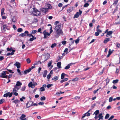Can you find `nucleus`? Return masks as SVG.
I'll use <instances>...</instances> for the list:
<instances>
[{
	"label": "nucleus",
	"instance_id": "nucleus-13",
	"mask_svg": "<svg viewBox=\"0 0 120 120\" xmlns=\"http://www.w3.org/2000/svg\"><path fill=\"white\" fill-rule=\"evenodd\" d=\"M75 64V63H71L69 64H68L66 67H65V69L67 70L69 69L70 68V66H71L72 64Z\"/></svg>",
	"mask_w": 120,
	"mask_h": 120
},
{
	"label": "nucleus",
	"instance_id": "nucleus-49",
	"mask_svg": "<svg viewBox=\"0 0 120 120\" xmlns=\"http://www.w3.org/2000/svg\"><path fill=\"white\" fill-rule=\"evenodd\" d=\"M56 43H54L52 44V45L51 46V47L52 48H53L56 45Z\"/></svg>",
	"mask_w": 120,
	"mask_h": 120
},
{
	"label": "nucleus",
	"instance_id": "nucleus-45",
	"mask_svg": "<svg viewBox=\"0 0 120 120\" xmlns=\"http://www.w3.org/2000/svg\"><path fill=\"white\" fill-rule=\"evenodd\" d=\"M79 40H80L79 39V38H77V40H75V42L76 43V44L78 43L79 42Z\"/></svg>",
	"mask_w": 120,
	"mask_h": 120
},
{
	"label": "nucleus",
	"instance_id": "nucleus-43",
	"mask_svg": "<svg viewBox=\"0 0 120 120\" xmlns=\"http://www.w3.org/2000/svg\"><path fill=\"white\" fill-rule=\"evenodd\" d=\"M8 93H9V94H8V96L9 97H11L12 95V93L11 92V93H10V92H8Z\"/></svg>",
	"mask_w": 120,
	"mask_h": 120
},
{
	"label": "nucleus",
	"instance_id": "nucleus-11",
	"mask_svg": "<svg viewBox=\"0 0 120 120\" xmlns=\"http://www.w3.org/2000/svg\"><path fill=\"white\" fill-rule=\"evenodd\" d=\"M26 117L25 115L22 114V115L20 117V118L21 120H26V118H24Z\"/></svg>",
	"mask_w": 120,
	"mask_h": 120
},
{
	"label": "nucleus",
	"instance_id": "nucleus-28",
	"mask_svg": "<svg viewBox=\"0 0 120 120\" xmlns=\"http://www.w3.org/2000/svg\"><path fill=\"white\" fill-rule=\"evenodd\" d=\"M58 79V77L57 76H55L52 79V80L54 81L57 80Z\"/></svg>",
	"mask_w": 120,
	"mask_h": 120
},
{
	"label": "nucleus",
	"instance_id": "nucleus-6",
	"mask_svg": "<svg viewBox=\"0 0 120 120\" xmlns=\"http://www.w3.org/2000/svg\"><path fill=\"white\" fill-rule=\"evenodd\" d=\"M33 103V102L32 101H29L26 104V108H28L31 106H32Z\"/></svg>",
	"mask_w": 120,
	"mask_h": 120
},
{
	"label": "nucleus",
	"instance_id": "nucleus-21",
	"mask_svg": "<svg viewBox=\"0 0 120 120\" xmlns=\"http://www.w3.org/2000/svg\"><path fill=\"white\" fill-rule=\"evenodd\" d=\"M22 85V83L18 81L17 82L16 84V86H21Z\"/></svg>",
	"mask_w": 120,
	"mask_h": 120
},
{
	"label": "nucleus",
	"instance_id": "nucleus-25",
	"mask_svg": "<svg viewBox=\"0 0 120 120\" xmlns=\"http://www.w3.org/2000/svg\"><path fill=\"white\" fill-rule=\"evenodd\" d=\"M99 113V110H98L95 111V112L93 114V115H94V114H95V115H97Z\"/></svg>",
	"mask_w": 120,
	"mask_h": 120
},
{
	"label": "nucleus",
	"instance_id": "nucleus-32",
	"mask_svg": "<svg viewBox=\"0 0 120 120\" xmlns=\"http://www.w3.org/2000/svg\"><path fill=\"white\" fill-rule=\"evenodd\" d=\"M20 101L19 100H15L13 101V102L16 104L17 103H19L20 102Z\"/></svg>",
	"mask_w": 120,
	"mask_h": 120
},
{
	"label": "nucleus",
	"instance_id": "nucleus-55",
	"mask_svg": "<svg viewBox=\"0 0 120 120\" xmlns=\"http://www.w3.org/2000/svg\"><path fill=\"white\" fill-rule=\"evenodd\" d=\"M26 61L27 63H29L30 62V60L29 58L27 59Z\"/></svg>",
	"mask_w": 120,
	"mask_h": 120
},
{
	"label": "nucleus",
	"instance_id": "nucleus-48",
	"mask_svg": "<svg viewBox=\"0 0 120 120\" xmlns=\"http://www.w3.org/2000/svg\"><path fill=\"white\" fill-rule=\"evenodd\" d=\"M32 82H30L28 86L30 87H31L32 86Z\"/></svg>",
	"mask_w": 120,
	"mask_h": 120
},
{
	"label": "nucleus",
	"instance_id": "nucleus-42",
	"mask_svg": "<svg viewBox=\"0 0 120 120\" xmlns=\"http://www.w3.org/2000/svg\"><path fill=\"white\" fill-rule=\"evenodd\" d=\"M14 54V53L13 52H11V53H8L7 54V56H9L10 55H13Z\"/></svg>",
	"mask_w": 120,
	"mask_h": 120
},
{
	"label": "nucleus",
	"instance_id": "nucleus-4",
	"mask_svg": "<svg viewBox=\"0 0 120 120\" xmlns=\"http://www.w3.org/2000/svg\"><path fill=\"white\" fill-rule=\"evenodd\" d=\"M43 34L44 35V38L46 39L48 38V36H50V34L48 32H46V30H45L43 32Z\"/></svg>",
	"mask_w": 120,
	"mask_h": 120
},
{
	"label": "nucleus",
	"instance_id": "nucleus-61",
	"mask_svg": "<svg viewBox=\"0 0 120 120\" xmlns=\"http://www.w3.org/2000/svg\"><path fill=\"white\" fill-rule=\"evenodd\" d=\"M68 49L67 48H66L64 51V52H66V54L68 53Z\"/></svg>",
	"mask_w": 120,
	"mask_h": 120
},
{
	"label": "nucleus",
	"instance_id": "nucleus-30",
	"mask_svg": "<svg viewBox=\"0 0 120 120\" xmlns=\"http://www.w3.org/2000/svg\"><path fill=\"white\" fill-rule=\"evenodd\" d=\"M65 75V74L64 73H63L62 74L61 77V79H64Z\"/></svg>",
	"mask_w": 120,
	"mask_h": 120
},
{
	"label": "nucleus",
	"instance_id": "nucleus-31",
	"mask_svg": "<svg viewBox=\"0 0 120 120\" xmlns=\"http://www.w3.org/2000/svg\"><path fill=\"white\" fill-rule=\"evenodd\" d=\"M26 88V86H22L21 89V90L22 91H24L25 90Z\"/></svg>",
	"mask_w": 120,
	"mask_h": 120
},
{
	"label": "nucleus",
	"instance_id": "nucleus-38",
	"mask_svg": "<svg viewBox=\"0 0 120 120\" xmlns=\"http://www.w3.org/2000/svg\"><path fill=\"white\" fill-rule=\"evenodd\" d=\"M46 56L47 57V59L45 60V61L46 60L50 58V55L49 54H47L46 55Z\"/></svg>",
	"mask_w": 120,
	"mask_h": 120
},
{
	"label": "nucleus",
	"instance_id": "nucleus-41",
	"mask_svg": "<svg viewBox=\"0 0 120 120\" xmlns=\"http://www.w3.org/2000/svg\"><path fill=\"white\" fill-rule=\"evenodd\" d=\"M109 79L108 78H107L106 80V85H107L109 82Z\"/></svg>",
	"mask_w": 120,
	"mask_h": 120
},
{
	"label": "nucleus",
	"instance_id": "nucleus-37",
	"mask_svg": "<svg viewBox=\"0 0 120 120\" xmlns=\"http://www.w3.org/2000/svg\"><path fill=\"white\" fill-rule=\"evenodd\" d=\"M27 36H29V37H34V36L33 35H32V33H31V34H27Z\"/></svg>",
	"mask_w": 120,
	"mask_h": 120
},
{
	"label": "nucleus",
	"instance_id": "nucleus-40",
	"mask_svg": "<svg viewBox=\"0 0 120 120\" xmlns=\"http://www.w3.org/2000/svg\"><path fill=\"white\" fill-rule=\"evenodd\" d=\"M85 114L86 116H90V113L89 112H87Z\"/></svg>",
	"mask_w": 120,
	"mask_h": 120
},
{
	"label": "nucleus",
	"instance_id": "nucleus-35",
	"mask_svg": "<svg viewBox=\"0 0 120 120\" xmlns=\"http://www.w3.org/2000/svg\"><path fill=\"white\" fill-rule=\"evenodd\" d=\"M22 30V29L21 28H18L17 30V31L19 32H21Z\"/></svg>",
	"mask_w": 120,
	"mask_h": 120
},
{
	"label": "nucleus",
	"instance_id": "nucleus-58",
	"mask_svg": "<svg viewBox=\"0 0 120 120\" xmlns=\"http://www.w3.org/2000/svg\"><path fill=\"white\" fill-rule=\"evenodd\" d=\"M51 76V75L49 74L47 76V77L48 79H49L50 78Z\"/></svg>",
	"mask_w": 120,
	"mask_h": 120
},
{
	"label": "nucleus",
	"instance_id": "nucleus-47",
	"mask_svg": "<svg viewBox=\"0 0 120 120\" xmlns=\"http://www.w3.org/2000/svg\"><path fill=\"white\" fill-rule=\"evenodd\" d=\"M114 117L113 115L108 120H112V119Z\"/></svg>",
	"mask_w": 120,
	"mask_h": 120
},
{
	"label": "nucleus",
	"instance_id": "nucleus-8",
	"mask_svg": "<svg viewBox=\"0 0 120 120\" xmlns=\"http://www.w3.org/2000/svg\"><path fill=\"white\" fill-rule=\"evenodd\" d=\"M14 65L16 66L18 68H20V64L19 63L17 62L14 64Z\"/></svg>",
	"mask_w": 120,
	"mask_h": 120
},
{
	"label": "nucleus",
	"instance_id": "nucleus-18",
	"mask_svg": "<svg viewBox=\"0 0 120 120\" xmlns=\"http://www.w3.org/2000/svg\"><path fill=\"white\" fill-rule=\"evenodd\" d=\"M36 39V38L34 36V37H32V38H30L29 39V41H33L34 40Z\"/></svg>",
	"mask_w": 120,
	"mask_h": 120
},
{
	"label": "nucleus",
	"instance_id": "nucleus-52",
	"mask_svg": "<svg viewBox=\"0 0 120 120\" xmlns=\"http://www.w3.org/2000/svg\"><path fill=\"white\" fill-rule=\"evenodd\" d=\"M8 94H9V93H7L6 94H4V97H7L8 96Z\"/></svg>",
	"mask_w": 120,
	"mask_h": 120
},
{
	"label": "nucleus",
	"instance_id": "nucleus-36",
	"mask_svg": "<svg viewBox=\"0 0 120 120\" xmlns=\"http://www.w3.org/2000/svg\"><path fill=\"white\" fill-rule=\"evenodd\" d=\"M109 116V114H107L105 117V119H107L108 118Z\"/></svg>",
	"mask_w": 120,
	"mask_h": 120
},
{
	"label": "nucleus",
	"instance_id": "nucleus-20",
	"mask_svg": "<svg viewBox=\"0 0 120 120\" xmlns=\"http://www.w3.org/2000/svg\"><path fill=\"white\" fill-rule=\"evenodd\" d=\"M112 33V31H110L108 32H107V35H106V36L107 37H108L107 35H110Z\"/></svg>",
	"mask_w": 120,
	"mask_h": 120
},
{
	"label": "nucleus",
	"instance_id": "nucleus-17",
	"mask_svg": "<svg viewBox=\"0 0 120 120\" xmlns=\"http://www.w3.org/2000/svg\"><path fill=\"white\" fill-rule=\"evenodd\" d=\"M5 44V42L4 41H2L0 42V45L4 46Z\"/></svg>",
	"mask_w": 120,
	"mask_h": 120
},
{
	"label": "nucleus",
	"instance_id": "nucleus-19",
	"mask_svg": "<svg viewBox=\"0 0 120 120\" xmlns=\"http://www.w3.org/2000/svg\"><path fill=\"white\" fill-rule=\"evenodd\" d=\"M61 62H59L57 63V66L58 67V68H61Z\"/></svg>",
	"mask_w": 120,
	"mask_h": 120
},
{
	"label": "nucleus",
	"instance_id": "nucleus-56",
	"mask_svg": "<svg viewBox=\"0 0 120 120\" xmlns=\"http://www.w3.org/2000/svg\"><path fill=\"white\" fill-rule=\"evenodd\" d=\"M41 28H39L38 30V32H40L41 33L42 32H41Z\"/></svg>",
	"mask_w": 120,
	"mask_h": 120
},
{
	"label": "nucleus",
	"instance_id": "nucleus-14",
	"mask_svg": "<svg viewBox=\"0 0 120 120\" xmlns=\"http://www.w3.org/2000/svg\"><path fill=\"white\" fill-rule=\"evenodd\" d=\"M110 39L109 38H107L105 39L103 42L105 43H106L110 41Z\"/></svg>",
	"mask_w": 120,
	"mask_h": 120
},
{
	"label": "nucleus",
	"instance_id": "nucleus-50",
	"mask_svg": "<svg viewBox=\"0 0 120 120\" xmlns=\"http://www.w3.org/2000/svg\"><path fill=\"white\" fill-rule=\"evenodd\" d=\"M113 100V98L112 97H110L109 98V101L111 102Z\"/></svg>",
	"mask_w": 120,
	"mask_h": 120
},
{
	"label": "nucleus",
	"instance_id": "nucleus-53",
	"mask_svg": "<svg viewBox=\"0 0 120 120\" xmlns=\"http://www.w3.org/2000/svg\"><path fill=\"white\" fill-rule=\"evenodd\" d=\"M53 84H48L47 85V87L49 88V87H50L51 86H52Z\"/></svg>",
	"mask_w": 120,
	"mask_h": 120
},
{
	"label": "nucleus",
	"instance_id": "nucleus-1",
	"mask_svg": "<svg viewBox=\"0 0 120 120\" xmlns=\"http://www.w3.org/2000/svg\"><path fill=\"white\" fill-rule=\"evenodd\" d=\"M61 27V25L59 24L56 26L55 28V32L54 35L56 38H58L61 34H63V32Z\"/></svg>",
	"mask_w": 120,
	"mask_h": 120
},
{
	"label": "nucleus",
	"instance_id": "nucleus-10",
	"mask_svg": "<svg viewBox=\"0 0 120 120\" xmlns=\"http://www.w3.org/2000/svg\"><path fill=\"white\" fill-rule=\"evenodd\" d=\"M47 9L46 8H42L41 9V11L45 14L47 11Z\"/></svg>",
	"mask_w": 120,
	"mask_h": 120
},
{
	"label": "nucleus",
	"instance_id": "nucleus-62",
	"mask_svg": "<svg viewBox=\"0 0 120 120\" xmlns=\"http://www.w3.org/2000/svg\"><path fill=\"white\" fill-rule=\"evenodd\" d=\"M4 59V58L2 56H0V61H2Z\"/></svg>",
	"mask_w": 120,
	"mask_h": 120
},
{
	"label": "nucleus",
	"instance_id": "nucleus-12",
	"mask_svg": "<svg viewBox=\"0 0 120 120\" xmlns=\"http://www.w3.org/2000/svg\"><path fill=\"white\" fill-rule=\"evenodd\" d=\"M103 114L102 113H100L99 115V119L98 120H103V116H102Z\"/></svg>",
	"mask_w": 120,
	"mask_h": 120
},
{
	"label": "nucleus",
	"instance_id": "nucleus-57",
	"mask_svg": "<svg viewBox=\"0 0 120 120\" xmlns=\"http://www.w3.org/2000/svg\"><path fill=\"white\" fill-rule=\"evenodd\" d=\"M118 0H116V1H115L114 2L113 4H115V5L116 4L118 3Z\"/></svg>",
	"mask_w": 120,
	"mask_h": 120
},
{
	"label": "nucleus",
	"instance_id": "nucleus-34",
	"mask_svg": "<svg viewBox=\"0 0 120 120\" xmlns=\"http://www.w3.org/2000/svg\"><path fill=\"white\" fill-rule=\"evenodd\" d=\"M46 99V98L45 96L42 97L41 98V101H44Z\"/></svg>",
	"mask_w": 120,
	"mask_h": 120
},
{
	"label": "nucleus",
	"instance_id": "nucleus-64",
	"mask_svg": "<svg viewBox=\"0 0 120 120\" xmlns=\"http://www.w3.org/2000/svg\"><path fill=\"white\" fill-rule=\"evenodd\" d=\"M17 91V89H16L15 88H13V92L14 93L15 92H16Z\"/></svg>",
	"mask_w": 120,
	"mask_h": 120
},
{
	"label": "nucleus",
	"instance_id": "nucleus-54",
	"mask_svg": "<svg viewBox=\"0 0 120 120\" xmlns=\"http://www.w3.org/2000/svg\"><path fill=\"white\" fill-rule=\"evenodd\" d=\"M25 99V98L24 97H22L20 98V101H23V99Z\"/></svg>",
	"mask_w": 120,
	"mask_h": 120
},
{
	"label": "nucleus",
	"instance_id": "nucleus-44",
	"mask_svg": "<svg viewBox=\"0 0 120 120\" xmlns=\"http://www.w3.org/2000/svg\"><path fill=\"white\" fill-rule=\"evenodd\" d=\"M89 5V4L88 3H86L84 5V7H87Z\"/></svg>",
	"mask_w": 120,
	"mask_h": 120
},
{
	"label": "nucleus",
	"instance_id": "nucleus-39",
	"mask_svg": "<svg viewBox=\"0 0 120 120\" xmlns=\"http://www.w3.org/2000/svg\"><path fill=\"white\" fill-rule=\"evenodd\" d=\"M117 20H119V22H117L118 23L120 24V17L119 16L117 15Z\"/></svg>",
	"mask_w": 120,
	"mask_h": 120
},
{
	"label": "nucleus",
	"instance_id": "nucleus-26",
	"mask_svg": "<svg viewBox=\"0 0 120 120\" xmlns=\"http://www.w3.org/2000/svg\"><path fill=\"white\" fill-rule=\"evenodd\" d=\"M68 80V79L67 78H65L63 80H61L60 81V82L61 83H62L64 82L67 81Z\"/></svg>",
	"mask_w": 120,
	"mask_h": 120
},
{
	"label": "nucleus",
	"instance_id": "nucleus-23",
	"mask_svg": "<svg viewBox=\"0 0 120 120\" xmlns=\"http://www.w3.org/2000/svg\"><path fill=\"white\" fill-rule=\"evenodd\" d=\"M45 90L44 87H41L40 88V91H43Z\"/></svg>",
	"mask_w": 120,
	"mask_h": 120
},
{
	"label": "nucleus",
	"instance_id": "nucleus-27",
	"mask_svg": "<svg viewBox=\"0 0 120 120\" xmlns=\"http://www.w3.org/2000/svg\"><path fill=\"white\" fill-rule=\"evenodd\" d=\"M52 63V60H51L48 63V67H49L51 66Z\"/></svg>",
	"mask_w": 120,
	"mask_h": 120
},
{
	"label": "nucleus",
	"instance_id": "nucleus-9",
	"mask_svg": "<svg viewBox=\"0 0 120 120\" xmlns=\"http://www.w3.org/2000/svg\"><path fill=\"white\" fill-rule=\"evenodd\" d=\"M45 7H46V8L48 10V9H51L52 8V7L51 5L49 4H46L45 5Z\"/></svg>",
	"mask_w": 120,
	"mask_h": 120
},
{
	"label": "nucleus",
	"instance_id": "nucleus-3",
	"mask_svg": "<svg viewBox=\"0 0 120 120\" xmlns=\"http://www.w3.org/2000/svg\"><path fill=\"white\" fill-rule=\"evenodd\" d=\"M6 72H7V71H3L1 74V75H0V77L2 78H7L8 76L6 75V74L7 73Z\"/></svg>",
	"mask_w": 120,
	"mask_h": 120
},
{
	"label": "nucleus",
	"instance_id": "nucleus-22",
	"mask_svg": "<svg viewBox=\"0 0 120 120\" xmlns=\"http://www.w3.org/2000/svg\"><path fill=\"white\" fill-rule=\"evenodd\" d=\"M30 69H29L26 70L24 72V73L25 74H27V73L29 72L30 71Z\"/></svg>",
	"mask_w": 120,
	"mask_h": 120
},
{
	"label": "nucleus",
	"instance_id": "nucleus-51",
	"mask_svg": "<svg viewBox=\"0 0 120 120\" xmlns=\"http://www.w3.org/2000/svg\"><path fill=\"white\" fill-rule=\"evenodd\" d=\"M99 33L97 31L95 33V35L96 36H98L99 35Z\"/></svg>",
	"mask_w": 120,
	"mask_h": 120
},
{
	"label": "nucleus",
	"instance_id": "nucleus-2",
	"mask_svg": "<svg viewBox=\"0 0 120 120\" xmlns=\"http://www.w3.org/2000/svg\"><path fill=\"white\" fill-rule=\"evenodd\" d=\"M33 12L34 15L35 16H38L41 15V13L40 11H38L36 9H34V11Z\"/></svg>",
	"mask_w": 120,
	"mask_h": 120
},
{
	"label": "nucleus",
	"instance_id": "nucleus-60",
	"mask_svg": "<svg viewBox=\"0 0 120 120\" xmlns=\"http://www.w3.org/2000/svg\"><path fill=\"white\" fill-rule=\"evenodd\" d=\"M12 20L13 22H15L16 21V19L14 17H13V18L12 19Z\"/></svg>",
	"mask_w": 120,
	"mask_h": 120
},
{
	"label": "nucleus",
	"instance_id": "nucleus-5",
	"mask_svg": "<svg viewBox=\"0 0 120 120\" xmlns=\"http://www.w3.org/2000/svg\"><path fill=\"white\" fill-rule=\"evenodd\" d=\"M82 13V11L80 10H79V12H77L76 14L74 15V18H78L79 17V15H81Z\"/></svg>",
	"mask_w": 120,
	"mask_h": 120
},
{
	"label": "nucleus",
	"instance_id": "nucleus-33",
	"mask_svg": "<svg viewBox=\"0 0 120 120\" xmlns=\"http://www.w3.org/2000/svg\"><path fill=\"white\" fill-rule=\"evenodd\" d=\"M78 79V78H77L76 77L74 79H72L71 80L73 82H75L76 81H77Z\"/></svg>",
	"mask_w": 120,
	"mask_h": 120
},
{
	"label": "nucleus",
	"instance_id": "nucleus-59",
	"mask_svg": "<svg viewBox=\"0 0 120 120\" xmlns=\"http://www.w3.org/2000/svg\"><path fill=\"white\" fill-rule=\"evenodd\" d=\"M119 20H117V19L116 20V22H115L114 24H119L117 22H119Z\"/></svg>",
	"mask_w": 120,
	"mask_h": 120
},
{
	"label": "nucleus",
	"instance_id": "nucleus-24",
	"mask_svg": "<svg viewBox=\"0 0 120 120\" xmlns=\"http://www.w3.org/2000/svg\"><path fill=\"white\" fill-rule=\"evenodd\" d=\"M37 31L36 30H33L31 31V32L32 34H34L37 33Z\"/></svg>",
	"mask_w": 120,
	"mask_h": 120
},
{
	"label": "nucleus",
	"instance_id": "nucleus-46",
	"mask_svg": "<svg viewBox=\"0 0 120 120\" xmlns=\"http://www.w3.org/2000/svg\"><path fill=\"white\" fill-rule=\"evenodd\" d=\"M4 100L3 99H1L0 100V104H2L3 102L4 101Z\"/></svg>",
	"mask_w": 120,
	"mask_h": 120
},
{
	"label": "nucleus",
	"instance_id": "nucleus-15",
	"mask_svg": "<svg viewBox=\"0 0 120 120\" xmlns=\"http://www.w3.org/2000/svg\"><path fill=\"white\" fill-rule=\"evenodd\" d=\"M73 9V8L72 7H69V8L67 9V11L69 13Z\"/></svg>",
	"mask_w": 120,
	"mask_h": 120
},
{
	"label": "nucleus",
	"instance_id": "nucleus-7",
	"mask_svg": "<svg viewBox=\"0 0 120 120\" xmlns=\"http://www.w3.org/2000/svg\"><path fill=\"white\" fill-rule=\"evenodd\" d=\"M29 33V32L27 30L25 31L24 33H22L20 34L19 36L22 37L27 36V34Z\"/></svg>",
	"mask_w": 120,
	"mask_h": 120
},
{
	"label": "nucleus",
	"instance_id": "nucleus-29",
	"mask_svg": "<svg viewBox=\"0 0 120 120\" xmlns=\"http://www.w3.org/2000/svg\"><path fill=\"white\" fill-rule=\"evenodd\" d=\"M119 81V80L118 79L114 80L112 81V82L114 84L117 83H118Z\"/></svg>",
	"mask_w": 120,
	"mask_h": 120
},
{
	"label": "nucleus",
	"instance_id": "nucleus-16",
	"mask_svg": "<svg viewBox=\"0 0 120 120\" xmlns=\"http://www.w3.org/2000/svg\"><path fill=\"white\" fill-rule=\"evenodd\" d=\"M47 73V71L45 70L44 71L43 75V77H46Z\"/></svg>",
	"mask_w": 120,
	"mask_h": 120
},
{
	"label": "nucleus",
	"instance_id": "nucleus-63",
	"mask_svg": "<svg viewBox=\"0 0 120 120\" xmlns=\"http://www.w3.org/2000/svg\"><path fill=\"white\" fill-rule=\"evenodd\" d=\"M18 86H16V85H15L14 86V87L17 90H18L19 89V88L18 87Z\"/></svg>",
	"mask_w": 120,
	"mask_h": 120
}]
</instances>
